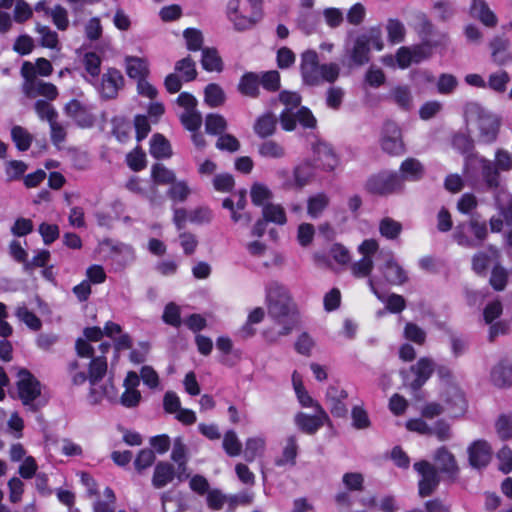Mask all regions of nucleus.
<instances>
[{
	"instance_id": "nucleus-1",
	"label": "nucleus",
	"mask_w": 512,
	"mask_h": 512,
	"mask_svg": "<svg viewBox=\"0 0 512 512\" xmlns=\"http://www.w3.org/2000/svg\"><path fill=\"white\" fill-rule=\"evenodd\" d=\"M265 291L268 317L280 329L268 328L264 330L263 336L268 343L274 344L281 337L292 333L299 323V311L288 288L283 284L271 281Z\"/></svg>"
},
{
	"instance_id": "nucleus-2",
	"label": "nucleus",
	"mask_w": 512,
	"mask_h": 512,
	"mask_svg": "<svg viewBox=\"0 0 512 512\" xmlns=\"http://www.w3.org/2000/svg\"><path fill=\"white\" fill-rule=\"evenodd\" d=\"M300 73L305 85L318 86L323 82H335L340 68L336 63L320 64L317 52L306 50L301 54Z\"/></svg>"
},
{
	"instance_id": "nucleus-3",
	"label": "nucleus",
	"mask_w": 512,
	"mask_h": 512,
	"mask_svg": "<svg viewBox=\"0 0 512 512\" xmlns=\"http://www.w3.org/2000/svg\"><path fill=\"white\" fill-rule=\"evenodd\" d=\"M464 117L467 125H477L479 130V142L490 144L497 139L500 128V121L497 116L485 109L479 103H467L464 109Z\"/></svg>"
},
{
	"instance_id": "nucleus-4",
	"label": "nucleus",
	"mask_w": 512,
	"mask_h": 512,
	"mask_svg": "<svg viewBox=\"0 0 512 512\" xmlns=\"http://www.w3.org/2000/svg\"><path fill=\"white\" fill-rule=\"evenodd\" d=\"M383 49L382 31L379 26L370 27L358 34L352 41L351 47H346V53L356 66H363L370 61V48Z\"/></svg>"
},
{
	"instance_id": "nucleus-5",
	"label": "nucleus",
	"mask_w": 512,
	"mask_h": 512,
	"mask_svg": "<svg viewBox=\"0 0 512 512\" xmlns=\"http://www.w3.org/2000/svg\"><path fill=\"white\" fill-rule=\"evenodd\" d=\"M478 171L488 191H495L500 187L501 176L494 161L480 156L479 154L466 156L464 162V173L466 177L472 179L477 176Z\"/></svg>"
},
{
	"instance_id": "nucleus-6",
	"label": "nucleus",
	"mask_w": 512,
	"mask_h": 512,
	"mask_svg": "<svg viewBox=\"0 0 512 512\" xmlns=\"http://www.w3.org/2000/svg\"><path fill=\"white\" fill-rule=\"evenodd\" d=\"M228 20L238 32L250 30L262 19V10L249 7V4L242 0H229L226 7Z\"/></svg>"
},
{
	"instance_id": "nucleus-7",
	"label": "nucleus",
	"mask_w": 512,
	"mask_h": 512,
	"mask_svg": "<svg viewBox=\"0 0 512 512\" xmlns=\"http://www.w3.org/2000/svg\"><path fill=\"white\" fill-rule=\"evenodd\" d=\"M365 190L373 195L388 196L391 194L401 193V177L398 172L384 170L377 174L371 175L366 183Z\"/></svg>"
},
{
	"instance_id": "nucleus-8",
	"label": "nucleus",
	"mask_w": 512,
	"mask_h": 512,
	"mask_svg": "<svg viewBox=\"0 0 512 512\" xmlns=\"http://www.w3.org/2000/svg\"><path fill=\"white\" fill-rule=\"evenodd\" d=\"M414 470L421 476L418 482V493L422 498L431 496L438 488L441 477L437 468L426 460L414 463Z\"/></svg>"
},
{
	"instance_id": "nucleus-9",
	"label": "nucleus",
	"mask_w": 512,
	"mask_h": 512,
	"mask_svg": "<svg viewBox=\"0 0 512 512\" xmlns=\"http://www.w3.org/2000/svg\"><path fill=\"white\" fill-rule=\"evenodd\" d=\"M501 251L495 245L489 244L477 251L471 258V269L478 276H486L488 268L500 263Z\"/></svg>"
},
{
	"instance_id": "nucleus-10",
	"label": "nucleus",
	"mask_w": 512,
	"mask_h": 512,
	"mask_svg": "<svg viewBox=\"0 0 512 512\" xmlns=\"http://www.w3.org/2000/svg\"><path fill=\"white\" fill-rule=\"evenodd\" d=\"M279 101L286 106L279 116V122L285 131H293L296 128L294 109L301 103V96L296 92L282 91Z\"/></svg>"
},
{
	"instance_id": "nucleus-11",
	"label": "nucleus",
	"mask_w": 512,
	"mask_h": 512,
	"mask_svg": "<svg viewBox=\"0 0 512 512\" xmlns=\"http://www.w3.org/2000/svg\"><path fill=\"white\" fill-rule=\"evenodd\" d=\"M315 415H308L299 412L295 416V423L298 428L307 434L316 433L325 423L329 422V416L323 407L319 404H315Z\"/></svg>"
},
{
	"instance_id": "nucleus-12",
	"label": "nucleus",
	"mask_w": 512,
	"mask_h": 512,
	"mask_svg": "<svg viewBox=\"0 0 512 512\" xmlns=\"http://www.w3.org/2000/svg\"><path fill=\"white\" fill-rule=\"evenodd\" d=\"M381 147L390 155H400L404 152L401 130L394 122H386L383 127Z\"/></svg>"
},
{
	"instance_id": "nucleus-13",
	"label": "nucleus",
	"mask_w": 512,
	"mask_h": 512,
	"mask_svg": "<svg viewBox=\"0 0 512 512\" xmlns=\"http://www.w3.org/2000/svg\"><path fill=\"white\" fill-rule=\"evenodd\" d=\"M124 82V77L118 69L109 68L101 77L98 91L103 99H114L123 88Z\"/></svg>"
},
{
	"instance_id": "nucleus-14",
	"label": "nucleus",
	"mask_w": 512,
	"mask_h": 512,
	"mask_svg": "<svg viewBox=\"0 0 512 512\" xmlns=\"http://www.w3.org/2000/svg\"><path fill=\"white\" fill-rule=\"evenodd\" d=\"M468 461L472 468H485L492 459V448L490 444L482 439L472 442L468 448Z\"/></svg>"
},
{
	"instance_id": "nucleus-15",
	"label": "nucleus",
	"mask_w": 512,
	"mask_h": 512,
	"mask_svg": "<svg viewBox=\"0 0 512 512\" xmlns=\"http://www.w3.org/2000/svg\"><path fill=\"white\" fill-rule=\"evenodd\" d=\"M415 378L408 384L413 392L420 390L435 371V362L432 358L422 357L410 367Z\"/></svg>"
},
{
	"instance_id": "nucleus-16",
	"label": "nucleus",
	"mask_w": 512,
	"mask_h": 512,
	"mask_svg": "<svg viewBox=\"0 0 512 512\" xmlns=\"http://www.w3.org/2000/svg\"><path fill=\"white\" fill-rule=\"evenodd\" d=\"M348 397V393L346 390L335 386L330 385L326 392V403L330 410V413L334 417L345 418L348 413V408L344 403Z\"/></svg>"
},
{
	"instance_id": "nucleus-17",
	"label": "nucleus",
	"mask_w": 512,
	"mask_h": 512,
	"mask_svg": "<svg viewBox=\"0 0 512 512\" xmlns=\"http://www.w3.org/2000/svg\"><path fill=\"white\" fill-rule=\"evenodd\" d=\"M65 114L74 119L78 126L87 128L94 124V116L80 101L73 99L64 107Z\"/></svg>"
},
{
	"instance_id": "nucleus-18",
	"label": "nucleus",
	"mask_w": 512,
	"mask_h": 512,
	"mask_svg": "<svg viewBox=\"0 0 512 512\" xmlns=\"http://www.w3.org/2000/svg\"><path fill=\"white\" fill-rule=\"evenodd\" d=\"M444 402L452 417L463 415L467 409L464 392L457 386H450L445 391Z\"/></svg>"
},
{
	"instance_id": "nucleus-19",
	"label": "nucleus",
	"mask_w": 512,
	"mask_h": 512,
	"mask_svg": "<svg viewBox=\"0 0 512 512\" xmlns=\"http://www.w3.org/2000/svg\"><path fill=\"white\" fill-rule=\"evenodd\" d=\"M434 460L438 466L437 470L449 478H456L459 473V467L455 456L445 447L438 448L435 452Z\"/></svg>"
},
{
	"instance_id": "nucleus-20",
	"label": "nucleus",
	"mask_w": 512,
	"mask_h": 512,
	"mask_svg": "<svg viewBox=\"0 0 512 512\" xmlns=\"http://www.w3.org/2000/svg\"><path fill=\"white\" fill-rule=\"evenodd\" d=\"M425 168L416 158L405 159L399 168L398 177H401V186L404 189L405 181L416 182L423 178Z\"/></svg>"
},
{
	"instance_id": "nucleus-21",
	"label": "nucleus",
	"mask_w": 512,
	"mask_h": 512,
	"mask_svg": "<svg viewBox=\"0 0 512 512\" xmlns=\"http://www.w3.org/2000/svg\"><path fill=\"white\" fill-rule=\"evenodd\" d=\"M313 149L317 167H321L326 171H332L338 165V158L329 144L318 142Z\"/></svg>"
},
{
	"instance_id": "nucleus-22",
	"label": "nucleus",
	"mask_w": 512,
	"mask_h": 512,
	"mask_svg": "<svg viewBox=\"0 0 512 512\" xmlns=\"http://www.w3.org/2000/svg\"><path fill=\"white\" fill-rule=\"evenodd\" d=\"M386 281L393 285H401L407 281L406 272L403 268L394 260L391 252L387 253L386 261L383 266L380 267Z\"/></svg>"
},
{
	"instance_id": "nucleus-23",
	"label": "nucleus",
	"mask_w": 512,
	"mask_h": 512,
	"mask_svg": "<svg viewBox=\"0 0 512 512\" xmlns=\"http://www.w3.org/2000/svg\"><path fill=\"white\" fill-rule=\"evenodd\" d=\"M175 475L176 470L173 464L167 461H159L154 468L152 485L156 489H161L171 483Z\"/></svg>"
},
{
	"instance_id": "nucleus-24",
	"label": "nucleus",
	"mask_w": 512,
	"mask_h": 512,
	"mask_svg": "<svg viewBox=\"0 0 512 512\" xmlns=\"http://www.w3.org/2000/svg\"><path fill=\"white\" fill-rule=\"evenodd\" d=\"M237 89L243 96L258 98L260 96L259 74L255 72L244 73L239 80Z\"/></svg>"
},
{
	"instance_id": "nucleus-25",
	"label": "nucleus",
	"mask_w": 512,
	"mask_h": 512,
	"mask_svg": "<svg viewBox=\"0 0 512 512\" xmlns=\"http://www.w3.org/2000/svg\"><path fill=\"white\" fill-rule=\"evenodd\" d=\"M278 120L275 114L266 112L255 120L253 130L258 137L268 138L275 133Z\"/></svg>"
},
{
	"instance_id": "nucleus-26",
	"label": "nucleus",
	"mask_w": 512,
	"mask_h": 512,
	"mask_svg": "<svg viewBox=\"0 0 512 512\" xmlns=\"http://www.w3.org/2000/svg\"><path fill=\"white\" fill-rule=\"evenodd\" d=\"M509 40L504 37H495L490 42L491 56L498 65H505L512 62V54L508 50Z\"/></svg>"
},
{
	"instance_id": "nucleus-27",
	"label": "nucleus",
	"mask_w": 512,
	"mask_h": 512,
	"mask_svg": "<svg viewBox=\"0 0 512 512\" xmlns=\"http://www.w3.org/2000/svg\"><path fill=\"white\" fill-rule=\"evenodd\" d=\"M126 63V73L127 75L135 80L147 78L149 76V64L146 59L136 57V56H127L125 58Z\"/></svg>"
},
{
	"instance_id": "nucleus-28",
	"label": "nucleus",
	"mask_w": 512,
	"mask_h": 512,
	"mask_svg": "<svg viewBox=\"0 0 512 512\" xmlns=\"http://www.w3.org/2000/svg\"><path fill=\"white\" fill-rule=\"evenodd\" d=\"M387 98L404 111H410L413 108L412 92L407 85L392 88Z\"/></svg>"
},
{
	"instance_id": "nucleus-29",
	"label": "nucleus",
	"mask_w": 512,
	"mask_h": 512,
	"mask_svg": "<svg viewBox=\"0 0 512 512\" xmlns=\"http://www.w3.org/2000/svg\"><path fill=\"white\" fill-rule=\"evenodd\" d=\"M471 15L487 27H494L498 22L496 15L484 0H472Z\"/></svg>"
},
{
	"instance_id": "nucleus-30",
	"label": "nucleus",
	"mask_w": 512,
	"mask_h": 512,
	"mask_svg": "<svg viewBox=\"0 0 512 512\" xmlns=\"http://www.w3.org/2000/svg\"><path fill=\"white\" fill-rule=\"evenodd\" d=\"M150 154L156 159L170 158L172 149L169 141L159 133L152 136L150 140Z\"/></svg>"
},
{
	"instance_id": "nucleus-31",
	"label": "nucleus",
	"mask_w": 512,
	"mask_h": 512,
	"mask_svg": "<svg viewBox=\"0 0 512 512\" xmlns=\"http://www.w3.org/2000/svg\"><path fill=\"white\" fill-rule=\"evenodd\" d=\"M369 287L371 288V291L376 295V297L386 303V308L391 313H400L402 310L405 309L406 302L405 299L398 294H391L387 298H385L384 295L380 294L378 290L374 286V282L372 279H369L368 281Z\"/></svg>"
},
{
	"instance_id": "nucleus-32",
	"label": "nucleus",
	"mask_w": 512,
	"mask_h": 512,
	"mask_svg": "<svg viewBox=\"0 0 512 512\" xmlns=\"http://www.w3.org/2000/svg\"><path fill=\"white\" fill-rule=\"evenodd\" d=\"M107 368L108 365L105 356L100 355L91 358L89 364V382L91 387H95L98 382L102 380L107 373Z\"/></svg>"
},
{
	"instance_id": "nucleus-33",
	"label": "nucleus",
	"mask_w": 512,
	"mask_h": 512,
	"mask_svg": "<svg viewBox=\"0 0 512 512\" xmlns=\"http://www.w3.org/2000/svg\"><path fill=\"white\" fill-rule=\"evenodd\" d=\"M103 398H107L109 401L117 400V391L112 380H109L107 384L99 389L96 386L90 388L88 399L91 404L96 405Z\"/></svg>"
},
{
	"instance_id": "nucleus-34",
	"label": "nucleus",
	"mask_w": 512,
	"mask_h": 512,
	"mask_svg": "<svg viewBox=\"0 0 512 512\" xmlns=\"http://www.w3.org/2000/svg\"><path fill=\"white\" fill-rule=\"evenodd\" d=\"M19 375L25 376L17 382L19 398L25 406L32 407V373L27 369H23L19 372Z\"/></svg>"
},
{
	"instance_id": "nucleus-35",
	"label": "nucleus",
	"mask_w": 512,
	"mask_h": 512,
	"mask_svg": "<svg viewBox=\"0 0 512 512\" xmlns=\"http://www.w3.org/2000/svg\"><path fill=\"white\" fill-rule=\"evenodd\" d=\"M402 230V224L391 217H384L379 222V233L387 240H397L402 233Z\"/></svg>"
},
{
	"instance_id": "nucleus-36",
	"label": "nucleus",
	"mask_w": 512,
	"mask_h": 512,
	"mask_svg": "<svg viewBox=\"0 0 512 512\" xmlns=\"http://www.w3.org/2000/svg\"><path fill=\"white\" fill-rule=\"evenodd\" d=\"M492 383L500 388L512 386V366L498 364L491 371Z\"/></svg>"
},
{
	"instance_id": "nucleus-37",
	"label": "nucleus",
	"mask_w": 512,
	"mask_h": 512,
	"mask_svg": "<svg viewBox=\"0 0 512 512\" xmlns=\"http://www.w3.org/2000/svg\"><path fill=\"white\" fill-rule=\"evenodd\" d=\"M509 279L508 270L501 265V263H495L492 267L489 284L495 291L505 290Z\"/></svg>"
},
{
	"instance_id": "nucleus-38",
	"label": "nucleus",
	"mask_w": 512,
	"mask_h": 512,
	"mask_svg": "<svg viewBox=\"0 0 512 512\" xmlns=\"http://www.w3.org/2000/svg\"><path fill=\"white\" fill-rule=\"evenodd\" d=\"M201 65L206 71H217L220 72L223 69V63L221 57L215 48H203Z\"/></svg>"
},
{
	"instance_id": "nucleus-39",
	"label": "nucleus",
	"mask_w": 512,
	"mask_h": 512,
	"mask_svg": "<svg viewBox=\"0 0 512 512\" xmlns=\"http://www.w3.org/2000/svg\"><path fill=\"white\" fill-rule=\"evenodd\" d=\"M468 226L470 231L474 235V238L472 239L478 243V247L481 246L482 243L488 237V229L486 222L481 220L479 214H472L468 222Z\"/></svg>"
},
{
	"instance_id": "nucleus-40",
	"label": "nucleus",
	"mask_w": 512,
	"mask_h": 512,
	"mask_svg": "<svg viewBox=\"0 0 512 512\" xmlns=\"http://www.w3.org/2000/svg\"><path fill=\"white\" fill-rule=\"evenodd\" d=\"M258 153L263 158L281 159L285 157L286 150L284 146L274 140H267L258 147Z\"/></svg>"
},
{
	"instance_id": "nucleus-41",
	"label": "nucleus",
	"mask_w": 512,
	"mask_h": 512,
	"mask_svg": "<svg viewBox=\"0 0 512 512\" xmlns=\"http://www.w3.org/2000/svg\"><path fill=\"white\" fill-rule=\"evenodd\" d=\"M329 197L325 193H318L309 197L307 213L312 218H318L329 205Z\"/></svg>"
},
{
	"instance_id": "nucleus-42",
	"label": "nucleus",
	"mask_w": 512,
	"mask_h": 512,
	"mask_svg": "<svg viewBox=\"0 0 512 512\" xmlns=\"http://www.w3.org/2000/svg\"><path fill=\"white\" fill-rule=\"evenodd\" d=\"M227 129V121L220 114L210 113L205 119V130L211 135H223Z\"/></svg>"
},
{
	"instance_id": "nucleus-43",
	"label": "nucleus",
	"mask_w": 512,
	"mask_h": 512,
	"mask_svg": "<svg viewBox=\"0 0 512 512\" xmlns=\"http://www.w3.org/2000/svg\"><path fill=\"white\" fill-rule=\"evenodd\" d=\"M262 216L267 222H273L278 225H284L287 221L286 213L283 207L276 204H266L263 206Z\"/></svg>"
},
{
	"instance_id": "nucleus-44",
	"label": "nucleus",
	"mask_w": 512,
	"mask_h": 512,
	"mask_svg": "<svg viewBox=\"0 0 512 512\" xmlns=\"http://www.w3.org/2000/svg\"><path fill=\"white\" fill-rule=\"evenodd\" d=\"M205 102L210 107L221 106L225 102V93L223 89L216 83H210L204 90Z\"/></svg>"
},
{
	"instance_id": "nucleus-45",
	"label": "nucleus",
	"mask_w": 512,
	"mask_h": 512,
	"mask_svg": "<svg viewBox=\"0 0 512 512\" xmlns=\"http://www.w3.org/2000/svg\"><path fill=\"white\" fill-rule=\"evenodd\" d=\"M151 176L157 184H172L176 181L175 173L161 163L152 166Z\"/></svg>"
},
{
	"instance_id": "nucleus-46",
	"label": "nucleus",
	"mask_w": 512,
	"mask_h": 512,
	"mask_svg": "<svg viewBox=\"0 0 512 512\" xmlns=\"http://www.w3.org/2000/svg\"><path fill=\"white\" fill-rule=\"evenodd\" d=\"M175 71L182 74V78L186 82L196 79V64L190 56H187L175 63Z\"/></svg>"
},
{
	"instance_id": "nucleus-47",
	"label": "nucleus",
	"mask_w": 512,
	"mask_h": 512,
	"mask_svg": "<svg viewBox=\"0 0 512 512\" xmlns=\"http://www.w3.org/2000/svg\"><path fill=\"white\" fill-rule=\"evenodd\" d=\"M36 30L40 35L39 43L42 47L59 49L58 34L55 31L51 30L47 26H42L40 24H37Z\"/></svg>"
},
{
	"instance_id": "nucleus-48",
	"label": "nucleus",
	"mask_w": 512,
	"mask_h": 512,
	"mask_svg": "<svg viewBox=\"0 0 512 512\" xmlns=\"http://www.w3.org/2000/svg\"><path fill=\"white\" fill-rule=\"evenodd\" d=\"M297 448L296 438L294 436H290L283 449L282 456L275 460V464L277 466H284L288 463L294 465L297 456Z\"/></svg>"
},
{
	"instance_id": "nucleus-49",
	"label": "nucleus",
	"mask_w": 512,
	"mask_h": 512,
	"mask_svg": "<svg viewBox=\"0 0 512 512\" xmlns=\"http://www.w3.org/2000/svg\"><path fill=\"white\" fill-rule=\"evenodd\" d=\"M265 441L260 437L248 438L245 443L244 458L252 462L264 450Z\"/></svg>"
},
{
	"instance_id": "nucleus-50",
	"label": "nucleus",
	"mask_w": 512,
	"mask_h": 512,
	"mask_svg": "<svg viewBox=\"0 0 512 512\" xmlns=\"http://www.w3.org/2000/svg\"><path fill=\"white\" fill-rule=\"evenodd\" d=\"M11 137L19 151H27L30 148L32 136L21 126L12 128Z\"/></svg>"
},
{
	"instance_id": "nucleus-51",
	"label": "nucleus",
	"mask_w": 512,
	"mask_h": 512,
	"mask_svg": "<svg viewBox=\"0 0 512 512\" xmlns=\"http://www.w3.org/2000/svg\"><path fill=\"white\" fill-rule=\"evenodd\" d=\"M222 445L225 452L231 457L238 456L242 451V443L233 430L225 433Z\"/></svg>"
},
{
	"instance_id": "nucleus-52",
	"label": "nucleus",
	"mask_w": 512,
	"mask_h": 512,
	"mask_svg": "<svg viewBox=\"0 0 512 512\" xmlns=\"http://www.w3.org/2000/svg\"><path fill=\"white\" fill-rule=\"evenodd\" d=\"M259 74L260 85L269 91L276 92L280 89V74L276 70H270Z\"/></svg>"
},
{
	"instance_id": "nucleus-53",
	"label": "nucleus",
	"mask_w": 512,
	"mask_h": 512,
	"mask_svg": "<svg viewBox=\"0 0 512 512\" xmlns=\"http://www.w3.org/2000/svg\"><path fill=\"white\" fill-rule=\"evenodd\" d=\"M453 147L466 156L474 154V140L467 134L458 133L453 137Z\"/></svg>"
},
{
	"instance_id": "nucleus-54",
	"label": "nucleus",
	"mask_w": 512,
	"mask_h": 512,
	"mask_svg": "<svg viewBox=\"0 0 512 512\" xmlns=\"http://www.w3.org/2000/svg\"><path fill=\"white\" fill-rule=\"evenodd\" d=\"M191 190L186 181H175L167 191V195L174 201L184 202L190 195Z\"/></svg>"
},
{
	"instance_id": "nucleus-55",
	"label": "nucleus",
	"mask_w": 512,
	"mask_h": 512,
	"mask_svg": "<svg viewBox=\"0 0 512 512\" xmlns=\"http://www.w3.org/2000/svg\"><path fill=\"white\" fill-rule=\"evenodd\" d=\"M34 109L38 114L39 118L48 121L49 124L57 120V111L47 101L38 100L36 103H34Z\"/></svg>"
},
{
	"instance_id": "nucleus-56",
	"label": "nucleus",
	"mask_w": 512,
	"mask_h": 512,
	"mask_svg": "<svg viewBox=\"0 0 512 512\" xmlns=\"http://www.w3.org/2000/svg\"><path fill=\"white\" fill-rule=\"evenodd\" d=\"M180 120L184 127L192 132L197 131L202 124V116L196 109L184 112L180 116Z\"/></svg>"
},
{
	"instance_id": "nucleus-57",
	"label": "nucleus",
	"mask_w": 512,
	"mask_h": 512,
	"mask_svg": "<svg viewBox=\"0 0 512 512\" xmlns=\"http://www.w3.org/2000/svg\"><path fill=\"white\" fill-rule=\"evenodd\" d=\"M183 36L186 40L187 49L190 51L202 50L203 35L200 30L194 28H187Z\"/></svg>"
},
{
	"instance_id": "nucleus-58",
	"label": "nucleus",
	"mask_w": 512,
	"mask_h": 512,
	"mask_svg": "<svg viewBox=\"0 0 512 512\" xmlns=\"http://www.w3.org/2000/svg\"><path fill=\"white\" fill-rule=\"evenodd\" d=\"M34 93L50 101L55 100L58 96V90L54 84L36 78H34Z\"/></svg>"
},
{
	"instance_id": "nucleus-59",
	"label": "nucleus",
	"mask_w": 512,
	"mask_h": 512,
	"mask_svg": "<svg viewBox=\"0 0 512 512\" xmlns=\"http://www.w3.org/2000/svg\"><path fill=\"white\" fill-rule=\"evenodd\" d=\"M51 397L49 388L34 378V410L45 406Z\"/></svg>"
},
{
	"instance_id": "nucleus-60",
	"label": "nucleus",
	"mask_w": 512,
	"mask_h": 512,
	"mask_svg": "<svg viewBox=\"0 0 512 512\" xmlns=\"http://www.w3.org/2000/svg\"><path fill=\"white\" fill-rule=\"evenodd\" d=\"M388 39L392 43H400L405 36V27L397 19H389L387 23Z\"/></svg>"
},
{
	"instance_id": "nucleus-61",
	"label": "nucleus",
	"mask_w": 512,
	"mask_h": 512,
	"mask_svg": "<svg viewBox=\"0 0 512 512\" xmlns=\"http://www.w3.org/2000/svg\"><path fill=\"white\" fill-rule=\"evenodd\" d=\"M83 62L86 71L95 80L100 74V57L94 52H88L84 55Z\"/></svg>"
},
{
	"instance_id": "nucleus-62",
	"label": "nucleus",
	"mask_w": 512,
	"mask_h": 512,
	"mask_svg": "<svg viewBox=\"0 0 512 512\" xmlns=\"http://www.w3.org/2000/svg\"><path fill=\"white\" fill-rule=\"evenodd\" d=\"M251 200L256 206H262L264 201L272 197V192L263 184L255 183L251 188Z\"/></svg>"
},
{
	"instance_id": "nucleus-63",
	"label": "nucleus",
	"mask_w": 512,
	"mask_h": 512,
	"mask_svg": "<svg viewBox=\"0 0 512 512\" xmlns=\"http://www.w3.org/2000/svg\"><path fill=\"white\" fill-rule=\"evenodd\" d=\"M496 432L502 440L512 438V418L507 415H501L495 424Z\"/></svg>"
},
{
	"instance_id": "nucleus-64",
	"label": "nucleus",
	"mask_w": 512,
	"mask_h": 512,
	"mask_svg": "<svg viewBox=\"0 0 512 512\" xmlns=\"http://www.w3.org/2000/svg\"><path fill=\"white\" fill-rule=\"evenodd\" d=\"M497 204L507 225L512 226V196L504 195L497 197Z\"/></svg>"
}]
</instances>
